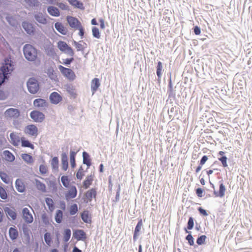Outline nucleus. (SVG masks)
<instances>
[{
	"mask_svg": "<svg viewBox=\"0 0 252 252\" xmlns=\"http://www.w3.org/2000/svg\"><path fill=\"white\" fill-rule=\"evenodd\" d=\"M14 65L10 59H5L4 63L0 68V86L4 83L5 80L8 79L10 74L14 69Z\"/></svg>",
	"mask_w": 252,
	"mask_h": 252,
	"instance_id": "1",
	"label": "nucleus"
},
{
	"mask_svg": "<svg viewBox=\"0 0 252 252\" xmlns=\"http://www.w3.org/2000/svg\"><path fill=\"white\" fill-rule=\"evenodd\" d=\"M23 53L25 58L30 62L35 61L37 57V50L31 44L24 46Z\"/></svg>",
	"mask_w": 252,
	"mask_h": 252,
	"instance_id": "2",
	"label": "nucleus"
},
{
	"mask_svg": "<svg viewBox=\"0 0 252 252\" xmlns=\"http://www.w3.org/2000/svg\"><path fill=\"white\" fill-rule=\"evenodd\" d=\"M28 91L31 94H36L39 90V85L36 79L33 78H30L27 82Z\"/></svg>",
	"mask_w": 252,
	"mask_h": 252,
	"instance_id": "3",
	"label": "nucleus"
},
{
	"mask_svg": "<svg viewBox=\"0 0 252 252\" xmlns=\"http://www.w3.org/2000/svg\"><path fill=\"white\" fill-rule=\"evenodd\" d=\"M58 67L62 74L68 80L73 81L75 79L76 75L71 69L66 68L61 65H59Z\"/></svg>",
	"mask_w": 252,
	"mask_h": 252,
	"instance_id": "4",
	"label": "nucleus"
},
{
	"mask_svg": "<svg viewBox=\"0 0 252 252\" xmlns=\"http://www.w3.org/2000/svg\"><path fill=\"white\" fill-rule=\"evenodd\" d=\"M20 113L19 110L13 108L7 109L4 113V117L6 119L13 118L16 119L20 116Z\"/></svg>",
	"mask_w": 252,
	"mask_h": 252,
	"instance_id": "5",
	"label": "nucleus"
},
{
	"mask_svg": "<svg viewBox=\"0 0 252 252\" xmlns=\"http://www.w3.org/2000/svg\"><path fill=\"white\" fill-rule=\"evenodd\" d=\"M24 132L26 134L36 137L38 135V128L34 125H30L25 127Z\"/></svg>",
	"mask_w": 252,
	"mask_h": 252,
	"instance_id": "6",
	"label": "nucleus"
},
{
	"mask_svg": "<svg viewBox=\"0 0 252 252\" xmlns=\"http://www.w3.org/2000/svg\"><path fill=\"white\" fill-rule=\"evenodd\" d=\"M209 183L212 187V188L214 189V194L216 197H222L225 195V192L226 190L225 187L223 185V183H220L219 185V190L218 191H217L215 190V186L214 185L211 183V182L210 181Z\"/></svg>",
	"mask_w": 252,
	"mask_h": 252,
	"instance_id": "7",
	"label": "nucleus"
},
{
	"mask_svg": "<svg viewBox=\"0 0 252 252\" xmlns=\"http://www.w3.org/2000/svg\"><path fill=\"white\" fill-rule=\"evenodd\" d=\"M31 118L36 123L42 122L45 116L43 113L38 111H32L30 113Z\"/></svg>",
	"mask_w": 252,
	"mask_h": 252,
	"instance_id": "8",
	"label": "nucleus"
},
{
	"mask_svg": "<svg viewBox=\"0 0 252 252\" xmlns=\"http://www.w3.org/2000/svg\"><path fill=\"white\" fill-rule=\"evenodd\" d=\"M4 211L9 220H14L17 218V213L14 208L6 207L3 209Z\"/></svg>",
	"mask_w": 252,
	"mask_h": 252,
	"instance_id": "9",
	"label": "nucleus"
},
{
	"mask_svg": "<svg viewBox=\"0 0 252 252\" xmlns=\"http://www.w3.org/2000/svg\"><path fill=\"white\" fill-rule=\"evenodd\" d=\"M22 217L25 221L27 223H31L33 220L32 215L27 208H24L23 209Z\"/></svg>",
	"mask_w": 252,
	"mask_h": 252,
	"instance_id": "10",
	"label": "nucleus"
},
{
	"mask_svg": "<svg viewBox=\"0 0 252 252\" xmlns=\"http://www.w3.org/2000/svg\"><path fill=\"white\" fill-rule=\"evenodd\" d=\"M50 100L52 104H57L62 100V97L57 92L52 93L49 96Z\"/></svg>",
	"mask_w": 252,
	"mask_h": 252,
	"instance_id": "11",
	"label": "nucleus"
},
{
	"mask_svg": "<svg viewBox=\"0 0 252 252\" xmlns=\"http://www.w3.org/2000/svg\"><path fill=\"white\" fill-rule=\"evenodd\" d=\"M66 19L68 23L72 28L77 29L81 25L80 22L76 18L68 16Z\"/></svg>",
	"mask_w": 252,
	"mask_h": 252,
	"instance_id": "12",
	"label": "nucleus"
},
{
	"mask_svg": "<svg viewBox=\"0 0 252 252\" xmlns=\"http://www.w3.org/2000/svg\"><path fill=\"white\" fill-rule=\"evenodd\" d=\"M73 236L78 241L84 240L86 239V234L82 229H77L74 231L73 233Z\"/></svg>",
	"mask_w": 252,
	"mask_h": 252,
	"instance_id": "13",
	"label": "nucleus"
},
{
	"mask_svg": "<svg viewBox=\"0 0 252 252\" xmlns=\"http://www.w3.org/2000/svg\"><path fill=\"white\" fill-rule=\"evenodd\" d=\"M22 27L29 34H33L35 32L33 25L29 22H23L22 23Z\"/></svg>",
	"mask_w": 252,
	"mask_h": 252,
	"instance_id": "14",
	"label": "nucleus"
},
{
	"mask_svg": "<svg viewBox=\"0 0 252 252\" xmlns=\"http://www.w3.org/2000/svg\"><path fill=\"white\" fill-rule=\"evenodd\" d=\"M34 17L36 21L40 24L45 25L47 23V20L46 16L42 13L38 12L35 14Z\"/></svg>",
	"mask_w": 252,
	"mask_h": 252,
	"instance_id": "15",
	"label": "nucleus"
},
{
	"mask_svg": "<svg viewBox=\"0 0 252 252\" xmlns=\"http://www.w3.org/2000/svg\"><path fill=\"white\" fill-rule=\"evenodd\" d=\"M77 193V190L76 188L74 186H71L69 190L65 194V198L66 199L74 198L76 196Z\"/></svg>",
	"mask_w": 252,
	"mask_h": 252,
	"instance_id": "16",
	"label": "nucleus"
},
{
	"mask_svg": "<svg viewBox=\"0 0 252 252\" xmlns=\"http://www.w3.org/2000/svg\"><path fill=\"white\" fill-rule=\"evenodd\" d=\"M142 225H143L142 221V220L141 219L138 221V222L135 228V229H134L133 237V240L134 241H136L137 240V238L139 235V232L140 231V230L141 229Z\"/></svg>",
	"mask_w": 252,
	"mask_h": 252,
	"instance_id": "17",
	"label": "nucleus"
},
{
	"mask_svg": "<svg viewBox=\"0 0 252 252\" xmlns=\"http://www.w3.org/2000/svg\"><path fill=\"white\" fill-rule=\"evenodd\" d=\"M62 169L64 171H66L68 166V157L67 154L66 153H63L62 154Z\"/></svg>",
	"mask_w": 252,
	"mask_h": 252,
	"instance_id": "18",
	"label": "nucleus"
},
{
	"mask_svg": "<svg viewBox=\"0 0 252 252\" xmlns=\"http://www.w3.org/2000/svg\"><path fill=\"white\" fill-rule=\"evenodd\" d=\"M100 85V84L99 79L95 78L92 80L91 82V90L93 94L97 91Z\"/></svg>",
	"mask_w": 252,
	"mask_h": 252,
	"instance_id": "19",
	"label": "nucleus"
},
{
	"mask_svg": "<svg viewBox=\"0 0 252 252\" xmlns=\"http://www.w3.org/2000/svg\"><path fill=\"white\" fill-rule=\"evenodd\" d=\"M49 14L53 16L58 17L60 16V11L58 8L54 6H49L47 8Z\"/></svg>",
	"mask_w": 252,
	"mask_h": 252,
	"instance_id": "20",
	"label": "nucleus"
},
{
	"mask_svg": "<svg viewBox=\"0 0 252 252\" xmlns=\"http://www.w3.org/2000/svg\"><path fill=\"white\" fill-rule=\"evenodd\" d=\"M82 156L83 164H86L88 166V168H89L91 165V161L90 155L87 152L84 151L83 152Z\"/></svg>",
	"mask_w": 252,
	"mask_h": 252,
	"instance_id": "21",
	"label": "nucleus"
},
{
	"mask_svg": "<svg viewBox=\"0 0 252 252\" xmlns=\"http://www.w3.org/2000/svg\"><path fill=\"white\" fill-rule=\"evenodd\" d=\"M10 142L14 146H18L20 142L19 137L14 133H11L10 134Z\"/></svg>",
	"mask_w": 252,
	"mask_h": 252,
	"instance_id": "22",
	"label": "nucleus"
},
{
	"mask_svg": "<svg viewBox=\"0 0 252 252\" xmlns=\"http://www.w3.org/2000/svg\"><path fill=\"white\" fill-rule=\"evenodd\" d=\"M55 28L57 31L63 35H65L67 33V30L64 27L61 23H56L55 24Z\"/></svg>",
	"mask_w": 252,
	"mask_h": 252,
	"instance_id": "23",
	"label": "nucleus"
},
{
	"mask_svg": "<svg viewBox=\"0 0 252 252\" xmlns=\"http://www.w3.org/2000/svg\"><path fill=\"white\" fill-rule=\"evenodd\" d=\"M9 235L11 240H16L18 236V232L15 227H10L9 229Z\"/></svg>",
	"mask_w": 252,
	"mask_h": 252,
	"instance_id": "24",
	"label": "nucleus"
},
{
	"mask_svg": "<svg viewBox=\"0 0 252 252\" xmlns=\"http://www.w3.org/2000/svg\"><path fill=\"white\" fill-rule=\"evenodd\" d=\"M33 105L36 107H44L46 106L47 103L43 99L37 98L34 100Z\"/></svg>",
	"mask_w": 252,
	"mask_h": 252,
	"instance_id": "25",
	"label": "nucleus"
},
{
	"mask_svg": "<svg viewBox=\"0 0 252 252\" xmlns=\"http://www.w3.org/2000/svg\"><path fill=\"white\" fill-rule=\"evenodd\" d=\"M35 184L38 190H40L42 192H45L46 191L45 185L41 182L39 180L35 179Z\"/></svg>",
	"mask_w": 252,
	"mask_h": 252,
	"instance_id": "26",
	"label": "nucleus"
},
{
	"mask_svg": "<svg viewBox=\"0 0 252 252\" xmlns=\"http://www.w3.org/2000/svg\"><path fill=\"white\" fill-rule=\"evenodd\" d=\"M68 2L75 7L83 9L84 8L83 4L78 0H67Z\"/></svg>",
	"mask_w": 252,
	"mask_h": 252,
	"instance_id": "27",
	"label": "nucleus"
},
{
	"mask_svg": "<svg viewBox=\"0 0 252 252\" xmlns=\"http://www.w3.org/2000/svg\"><path fill=\"white\" fill-rule=\"evenodd\" d=\"M3 155L5 160L12 162L14 160L15 157L14 155L9 151L5 150L3 152Z\"/></svg>",
	"mask_w": 252,
	"mask_h": 252,
	"instance_id": "28",
	"label": "nucleus"
},
{
	"mask_svg": "<svg viewBox=\"0 0 252 252\" xmlns=\"http://www.w3.org/2000/svg\"><path fill=\"white\" fill-rule=\"evenodd\" d=\"M96 195V191L94 189H92L88 190L86 193L87 198L91 201L93 198H95Z\"/></svg>",
	"mask_w": 252,
	"mask_h": 252,
	"instance_id": "29",
	"label": "nucleus"
},
{
	"mask_svg": "<svg viewBox=\"0 0 252 252\" xmlns=\"http://www.w3.org/2000/svg\"><path fill=\"white\" fill-rule=\"evenodd\" d=\"M46 73L51 79L55 80L57 78V76L52 67H48L46 70Z\"/></svg>",
	"mask_w": 252,
	"mask_h": 252,
	"instance_id": "30",
	"label": "nucleus"
},
{
	"mask_svg": "<svg viewBox=\"0 0 252 252\" xmlns=\"http://www.w3.org/2000/svg\"><path fill=\"white\" fill-rule=\"evenodd\" d=\"M168 87H169V89L167 91V94H168V98L174 97V96L175 95V93L173 89L171 79L169 80Z\"/></svg>",
	"mask_w": 252,
	"mask_h": 252,
	"instance_id": "31",
	"label": "nucleus"
},
{
	"mask_svg": "<svg viewBox=\"0 0 252 252\" xmlns=\"http://www.w3.org/2000/svg\"><path fill=\"white\" fill-rule=\"evenodd\" d=\"M16 189L20 192H23L24 191L25 188L23 183L19 179H17L15 182Z\"/></svg>",
	"mask_w": 252,
	"mask_h": 252,
	"instance_id": "32",
	"label": "nucleus"
},
{
	"mask_svg": "<svg viewBox=\"0 0 252 252\" xmlns=\"http://www.w3.org/2000/svg\"><path fill=\"white\" fill-rule=\"evenodd\" d=\"M162 63L161 62H158V65L157 66V75L158 77V80H160L161 75H162Z\"/></svg>",
	"mask_w": 252,
	"mask_h": 252,
	"instance_id": "33",
	"label": "nucleus"
},
{
	"mask_svg": "<svg viewBox=\"0 0 252 252\" xmlns=\"http://www.w3.org/2000/svg\"><path fill=\"white\" fill-rule=\"evenodd\" d=\"M22 146L23 147H28L32 149L34 148V145L32 144L29 140H25L24 138L21 139Z\"/></svg>",
	"mask_w": 252,
	"mask_h": 252,
	"instance_id": "34",
	"label": "nucleus"
},
{
	"mask_svg": "<svg viewBox=\"0 0 252 252\" xmlns=\"http://www.w3.org/2000/svg\"><path fill=\"white\" fill-rule=\"evenodd\" d=\"M63 212L62 211L60 210H58L56 211V215H55V221L58 223H60L62 222V219H63Z\"/></svg>",
	"mask_w": 252,
	"mask_h": 252,
	"instance_id": "35",
	"label": "nucleus"
},
{
	"mask_svg": "<svg viewBox=\"0 0 252 252\" xmlns=\"http://www.w3.org/2000/svg\"><path fill=\"white\" fill-rule=\"evenodd\" d=\"M93 178L92 175L88 176L83 182V186L85 189H88L92 184Z\"/></svg>",
	"mask_w": 252,
	"mask_h": 252,
	"instance_id": "36",
	"label": "nucleus"
},
{
	"mask_svg": "<svg viewBox=\"0 0 252 252\" xmlns=\"http://www.w3.org/2000/svg\"><path fill=\"white\" fill-rule=\"evenodd\" d=\"M45 202L51 211L54 209V204L53 200L51 198L47 197L45 198Z\"/></svg>",
	"mask_w": 252,
	"mask_h": 252,
	"instance_id": "37",
	"label": "nucleus"
},
{
	"mask_svg": "<svg viewBox=\"0 0 252 252\" xmlns=\"http://www.w3.org/2000/svg\"><path fill=\"white\" fill-rule=\"evenodd\" d=\"M71 232L70 229H65L63 233V241L67 242L69 241L71 236Z\"/></svg>",
	"mask_w": 252,
	"mask_h": 252,
	"instance_id": "38",
	"label": "nucleus"
},
{
	"mask_svg": "<svg viewBox=\"0 0 252 252\" xmlns=\"http://www.w3.org/2000/svg\"><path fill=\"white\" fill-rule=\"evenodd\" d=\"M23 159L28 163H31L33 162L32 157L27 154H22L21 156Z\"/></svg>",
	"mask_w": 252,
	"mask_h": 252,
	"instance_id": "39",
	"label": "nucleus"
},
{
	"mask_svg": "<svg viewBox=\"0 0 252 252\" xmlns=\"http://www.w3.org/2000/svg\"><path fill=\"white\" fill-rule=\"evenodd\" d=\"M81 219L86 223H89L91 221L89 217L88 212L84 211L81 214Z\"/></svg>",
	"mask_w": 252,
	"mask_h": 252,
	"instance_id": "40",
	"label": "nucleus"
},
{
	"mask_svg": "<svg viewBox=\"0 0 252 252\" xmlns=\"http://www.w3.org/2000/svg\"><path fill=\"white\" fill-rule=\"evenodd\" d=\"M44 239L45 243L49 246H50L52 241L51 235L49 232H46L44 235Z\"/></svg>",
	"mask_w": 252,
	"mask_h": 252,
	"instance_id": "41",
	"label": "nucleus"
},
{
	"mask_svg": "<svg viewBox=\"0 0 252 252\" xmlns=\"http://www.w3.org/2000/svg\"><path fill=\"white\" fill-rule=\"evenodd\" d=\"M0 178L1 180L6 184H8L9 182V179L8 175L4 172H0Z\"/></svg>",
	"mask_w": 252,
	"mask_h": 252,
	"instance_id": "42",
	"label": "nucleus"
},
{
	"mask_svg": "<svg viewBox=\"0 0 252 252\" xmlns=\"http://www.w3.org/2000/svg\"><path fill=\"white\" fill-rule=\"evenodd\" d=\"M206 236L205 235H201L198 237L196 240V243L198 245H202L205 243V240L206 239Z\"/></svg>",
	"mask_w": 252,
	"mask_h": 252,
	"instance_id": "43",
	"label": "nucleus"
},
{
	"mask_svg": "<svg viewBox=\"0 0 252 252\" xmlns=\"http://www.w3.org/2000/svg\"><path fill=\"white\" fill-rule=\"evenodd\" d=\"M61 182L64 187L67 188L68 187L69 184V180L67 176H63L61 177Z\"/></svg>",
	"mask_w": 252,
	"mask_h": 252,
	"instance_id": "44",
	"label": "nucleus"
},
{
	"mask_svg": "<svg viewBox=\"0 0 252 252\" xmlns=\"http://www.w3.org/2000/svg\"><path fill=\"white\" fill-rule=\"evenodd\" d=\"M78 212V207L76 204L71 205L69 209V213L71 215H74Z\"/></svg>",
	"mask_w": 252,
	"mask_h": 252,
	"instance_id": "45",
	"label": "nucleus"
},
{
	"mask_svg": "<svg viewBox=\"0 0 252 252\" xmlns=\"http://www.w3.org/2000/svg\"><path fill=\"white\" fill-rule=\"evenodd\" d=\"M92 33H93V35L94 37L98 38V39L100 37L99 29L97 28H96L95 27H93Z\"/></svg>",
	"mask_w": 252,
	"mask_h": 252,
	"instance_id": "46",
	"label": "nucleus"
},
{
	"mask_svg": "<svg viewBox=\"0 0 252 252\" xmlns=\"http://www.w3.org/2000/svg\"><path fill=\"white\" fill-rule=\"evenodd\" d=\"M68 45L63 41H59L58 42V47L61 51H65Z\"/></svg>",
	"mask_w": 252,
	"mask_h": 252,
	"instance_id": "47",
	"label": "nucleus"
},
{
	"mask_svg": "<svg viewBox=\"0 0 252 252\" xmlns=\"http://www.w3.org/2000/svg\"><path fill=\"white\" fill-rule=\"evenodd\" d=\"M6 20L7 22L12 26L14 27L16 24V22L14 18L9 15L6 17Z\"/></svg>",
	"mask_w": 252,
	"mask_h": 252,
	"instance_id": "48",
	"label": "nucleus"
},
{
	"mask_svg": "<svg viewBox=\"0 0 252 252\" xmlns=\"http://www.w3.org/2000/svg\"><path fill=\"white\" fill-rule=\"evenodd\" d=\"M59 159L56 157L52 158L51 165L53 169H56L58 167Z\"/></svg>",
	"mask_w": 252,
	"mask_h": 252,
	"instance_id": "49",
	"label": "nucleus"
},
{
	"mask_svg": "<svg viewBox=\"0 0 252 252\" xmlns=\"http://www.w3.org/2000/svg\"><path fill=\"white\" fill-rule=\"evenodd\" d=\"M218 159L221 162L223 167H226L227 166V158L226 156H221L220 158H218Z\"/></svg>",
	"mask_w": 252,
	"mask_h": 252,
	"instance_id": "50",
	"label": "nucleus"
},
{
	"mask_svg": "<svg viewBox=\"0 0 252 252\" xmlns=\"http://www.w3.org/2000/svg\"><path fill=\"white\" fill-rule=\"evenodd\" d=\"M73 45L76 48L77 51H83L85 48L83 45L80 44L75 41H73Z\"/></svg>",
	"mask_w": 252,
	"mask_h": 252,
	"instance_id": "51",
	"label": "nucleus"
},
{
	"mask_svg": "<svg viewBox=\"0 0 252 252\" xmlns=\"http://www.w3.org/2000/svg\"><path fill=\"white\" fill-rule=\"evenodd\" d=\"M0 197L2 199H6L7 197V195L5 190L1 187L0 186Z\"/></svg>",
	"mask_w": 252,
	"mask_h": 252,
	"instance_id": "52",
	"label": "nucleus"
},
{
	"mask_svg": "<svg viewBox=\"0 0 252 252\" xmlns=\"http://www.w3.org/2000/svg\"><path fill=\"white\" fill-rule=\"evenodd\" d=\"M25 2L30 6L32 7L37 5L38 2L37 0H24Z\"/></svg>",
	"mask_w": 252,
	"mask_h": 252,
	"instance_id": "53",
	"label": "nucleus"
},
{
	"mask_svg": "<svg viewBox=\"0 0 252 252\" xmlns=\"http://www.w3.org/2000/svg\"><path fill=\"white\" fill-rule=\"evenodd\" d=\"M74 60L73 58H67L65 59H62L63 62H61L63 64L65 65H69Z\"/></svg>",
	"mask_w": 252,
	"mask_h": 252,
	"instance_id": "54",
	"label": "nucleus"
},
{
	"mask_svg": "<svg viewBox=\"0 0 252 252\" xmlns=\"http://www.w3.org/2000/svg\"><path fill=\"white\" fill-rule=\"evenodd\" d=\"M39 171L41 174H45L47 172V166L43 164L40 165L39 166Z\"/></svg>",
	"mask_w": 252,
	"mask_h": 252,
	"instance_id": "55",
	"label": "nucleus"
},
{
	"mask_svg": "<svg viewBox=\"0 0 252 252\" xmlns=\"http://www.w3.org/2000/svg\"><path fill=\"white\" fill-rule=\"evenodd\" d=\"M83 176V168L81 166L76 173V177L78 179L81 180Z\"/></svg>",
	"mask_w": 252,
	"mask_h": 252,
	"instance_id": "56",
	"label": "nucleus"
},
{
	"mask_svg": "<svg viewBox=\"0 0 252 252\" xmlns=\"http://www.w3.org/2000/svg\"><path fill=\"white\" fill-rule=\"evenodd\" d=\"M197 210L198 211L200 214L203 216H207L208 215V214L207 211L206 210L204 209L201 207H198L197 208Z\"/></svg>",
	"mask_w": 252,
	"mask_h": 252,
	"instance_id": "57",
	"label": "nucleus"
},
{
	"mask_svg": "<svg viewBox=\"0 0 252 252\" xmlns=\"http://www.w3.org/2000/svg\"><path fill=\"white\" fill-rule=\"evenodd\" d=\"M188 72H189V70H188V69L187 68H186L185 69V70L183 72V75L184 76V80H183V82H184V83L185 84H187L188 83V78L186 76L187 75H188Z\"/></svg>",
	"mask_w": 252,
	"mask_h": 252,
	"instance_id": "58",
	"label": "nucleus"
},
{
	"mask_svg": "<svg viewBox=\"0 0 252 252\" xmlns=\"http://www.w3.org/2000/svg\"><path fill=\"white\" fill-rule=\"evenodd\" d=\"M192 31L195 35H199L201 33L200 28L197 26H194L192 28Z\"/></svg>",
	"mask_w": 252,
	"mask_h": 252,
	"instance_id": "59",
	"label": "nucleus"
},
{
	"mask_svg": "<svg viewBox=\"0 0 252 252\" xmlns=\"http://www.w3.org/2000/svg\"><path fill=\"white\" fill-rule=\"evenodd\" d=\"M57 5L62 10H68V6L64 3L60 2L57 4Z\"/></svg>",
	"mask_w": 252,
	"mask_h": 252,
	"instance_id": "60",
	"label": "nucleus"
},
{
	"mask_svg": "<svg viewBox=\"0 0 252 252\" xmlns=\"http://www.w3.org/2000/svg\"><path fill=\"white\" fill-rule=\"evenodd\" d=\"M203 189L201 188H198L196 189V193L198 197H202L203 196Z\"/></svg>",
	"mask_w": 252,
	"mask_h": 252,
	"instance_id": "61",
	"label": "nucleus"
},
{
	"mask_svg": "<svg viewBox=\"0 0 252 252\" xmlns=\"http://www.w3.org/2000/svg\"><path fill=\"white\" fill-rule=\"evenodd\" d=\"M64 52L70 56H73L74 55L73 50L69 46H68V47L66 48L65 51Z\"/></svg>",
	"mask_w": 252,
	"mask_h": 252,
	"instance_id": "62",
	"label": "nucleus"
},
{
	"mask_svg": "<svg viewBox=\"0 0 252 252\" xmlns=\"http://www.w3.org/2000/svg\"><path fill=\"white\" fill-rule=\"evenodd\" d=\"M208 159V156L206 155H204L202 157L201 159H200V160L199 161V164H200V165H204L205 164V163L207 161Z\"/></svg>",
	"mask_w": 252,
	"mask_h": 252,
	"instance_id": "63",
	"label": "nucleus"
},
{
	"mask_svg": "<svg viewBox=\"0 0 252 252\" xmlns=\"http://www.w3.org/2000/svg\"><path fill=\"white\" fill-rule=\"evenodd\" d=\"M78 28L79 29V35L80 36H81L82 37V38L83 37V36H84V29L83 28V27L81 26V25L79 26V27H78Z\"/></svg>",
	"mask_w": 252,
	"mask_h": 252,
	"instance_id": "64",
	"label": "nucleus"
}]
</instances>
